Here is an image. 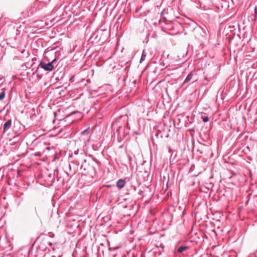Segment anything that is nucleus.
<instances>
[{
	"label": "nucleus",
	"mask_w": 257,
	"mask_h": 257,
	"mask_svg": "<svg viewBox=\"0 0 257 257\" xmlns=\"http://www.w3.org/2000/svg\"><path fill=\"white\" fill-rule=\"evenodd\" d=\"M52 63L53 62L48 63H46L42 61L40 64V66L45 70L52 71L54 68V66L52 64Z\"/></svg>",
	"instance_id": "f257e3e1"
},
{
	"label": "nucleus",
	"mask_w": 257,
	"mask_h": 257,
	"mask_svg": "<svg viewBox=\"0 0 257 257\" xmlns=\"http://www.w3.org/2000/svg\"><path fill=\"white\" fill-rule=\"evenodd\" d=\"M218 9H220L219 6H220L222 9L224 8L225 9H228L229 8V3H233V1H218Z\"/></svg>",
	"instance_id": "f03ea898"
},
{
	"label": "nucleus",
	"mask_w": 257,
	"mask_h": 257,
	"mask_svg": "<svg viewBox=\"0 0 257 257\" xmlns=\"http://www.w3.org/2000/svg\"><path fill=\"white\" fill-rule=\"evenodd\" d=\"M12 124L11 120H8L4 125V132H5L6 131L9 130Z\"/></svg>",
	"instance_id": "7ed1b4c3"
},
{
	"label": "nucleus",
	"mask_w": 257,
	"mask_h": 257,
	"mask_svg": "<svg viewBox=\"0 0 257 257\" xmlns=\"http://www.w3.org/2000/svg\"><path fill=\"white\" fill-rule=\"evenodd\" d=\"M125 181L123 179H119L117 182V187L119 188V189H121L124 186V185H125Z\"/></svg>",
	"instance_id": "20e7f679"
},
{
	"label": "nucleus",
	"mask_w": 257,
	"mask_h": 257,
	"mask_svg": "<svg viewBox=\"0 0 257 257\" xmlns=\"http://www.w3.org/2000/svg\"><path fill=\"white\" fill-rule=\"evenodd\" d=\"M193 72H191L188 75V76H187V77L186 78L185 81H184V83H187L188 82H189L193 78Z\"/></svg>",
	"instance_id": "39448f33"
},
{
	"label": "nucleus",
	"mask_w": 257,
	"mask_h": 257,
	"mask_svg": "<svg viewBox=\"0 0 257 257\" xmlns=\"http://www.w3.org/2000/svg\"><path fill=\"white\" fill-rule=\"evenodd\" d=\"M187 247L186 246H180V247H179V248L178 249V251L179 252H182L183 251L186 250L187 249Z\"/></svg>",
	"instance_id": "423d86ee"
},
{
	"label": "nucleus",
	"mask_w": 257,
	"mask_h": 257,
	"mask_svg": "<svg viewBox=\"0 0 257 257\" xmlns=\"http://www.w3.org/2000/svg\"><path fill=\"white\" fill-rule=\"evenodd\" d=\"M89 128H87L85 130L83 131L82 133H81V135H87L89 134Z\"/></svg>",
	"instance_id": "0eeeda50"
},
{
	"label": "nucleus",
	"mask_w": 257,
	"mask_h": 257,
	"mask_svg": "<svg viewBox=\"0 0 257 257\" xmlns=\"http://www.w3.org/2000/svg\"><path fill=\"white\" fill-rule=\"evenodd\" d=\"M5 92H2L1 94H0V100H3L4 99V98L5 97Z\"/></svg>",
	"instance_id": "6e6552de"
},
{
	"label": "nucleus",
	"mask_w": 257,
	"mask_h": 257,
	"mask_svg": "<svg viewBox=\"0 0 257 257\" xmlns=\"http://www.w3.org/2000/svg\"><path fill=\"white\" fill-rule=\"evenodd\" d=\"M146 55L143 54L142 55L141 60H140V63H142L144 60H145V59H146Z\"/></svg>",
	"instance_id": "1a4fd4ad"
},
{
	"label": "nucleus",
	"mask_w": 257,
	"mask_h": 257,
	"mask_svg": "<svg viewBox=\"0 0 257 257\" xmlns=\"http://www.w3.org/2000/svg\"><path fill=\"white\" fill-rule=\"evenodd\" d=\"M209 119L207 116H205L203 118V120L204 122H206L208 121Z\"/></svg>",
	"instance_id": "9d476101"
},
{
	"label": "nucleus",
	"mask_w": 257,
	"mask_h": 257,
	"mask_svg": "<svg viewBox=\"0 0 257 257\" xmlns=\"http://www.w3.org/2000/svg\"><path fill=\"white\" fill-rule=\"evenodd\" d=\"M233 5V4H231V3H229V7L230 6H232Z\"/></svg>",
	"instance_id": "9b49d317"
},
{
	"label": "nucleus",
	"mask_w": 257,
	"mask_h": 257,
	"mask_svg": "<svg viewBox=\"0 0 257 257\" xmlns=\"http://www.w3.org/2000/svg\"><path fill=\"white\" fill-rule=\"evenodd\" d=\"M256 8H255V12H256Z\"/></svg>",
	"instance_id": "f8f14e48"
}]
</instances>
